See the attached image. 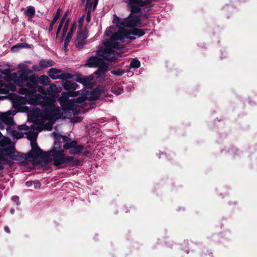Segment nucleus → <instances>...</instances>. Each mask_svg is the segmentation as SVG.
<instances>
[{
	"label": "nucleus",
	"instance_id": "nucleus-31",
	"mask_svg": "<svg viewBox=\"0 0 257 257\" xmlns=\"http://www.w3.org/2000/svg\"><path fill=\"white\" fill-rule=\"evenodd\" d=\"M87 38V32L86 30H83L78 32L77 39L78 40H81L85 41Z\"/></svg>",
	"mask_w": 257,
	"mask_h": 257
},
{
	"label": "nucleus",
	"instance_id": "nucleus-7",
	"mask_svg": "<svg viewBox=\"0 0 257 257\" xmlns=\"http://www.w3.org/2000/svg\"><path fill=\"white\" fill-rule=\"evenodd\" d=\"M63 149L69 150V153L74 155L79 156L89 157L91 154V152L84 148L82 145H77V142L74 140L70 143L65 144L63 145Z\"/></svg>",
	"mask_w": 257,
	"mask_h": 257
},
{
	"label": "nucleus",
	"instance_id": "nucleus-37",
	"mask_svg": "<svg viewBox=\"0 0 257 257\" xmlns=\"http://www.w3.org/2000/svg\"><path fill=\"white\" fill-rule=\"evenodd\" d=\"M69 22H70L69 19H67V20L65 22V23L64 24V27H63V29L62 30V38H64L65 36V35L67 32L68 28L69 27Z\"/></svg>",
	"mask_w": 257,
	"mask_h": 257
},
{
	"label": "nucleus",
	"instance_id": "nucleus-60",
	"mask_svg": "<svg viewBox=\"0 0 257 257\" xmlns=\"http://www.w3.org/2000/svg\"><path fill=\"white\" fill-rule=\"evenodd\" d=\"M56 22L54 21H52L51 23H50V26H53L55 24Z\"/></svg>",
	"mask_w": 257,
	"mask_h": 257
},
{
	"label": "nucleus",
	"instance_id": "nucleus-22",
	"mask_svg": "<svg viewBox=\"0 0 257 257\" xmlns=\"http://www.w3.org/2000/svg\"><path fill=\"white\" fill-rule=\"evenodd\" d=\"M52 135L53 136L55 140L60 141L62 140L63 142H65V144L70 143L72 142L71 139L69 137L65 136H62L56 132H53L52 133Z\"/></svg>",
	"mask_w": 257,
	"mask_h": 257
},
{
	"label": "nucleus",
	"instance_id": "nucleus-32",
	"mask_svg": "<svg viewBox=\"0 0 257 257\" xmlns=\"http://www.w3.org/2000/svg\"><path fill=\"white\" fill-rule=\"evenodd\" d=\"M72 78L73 75L72 74L67 72H64L62 73H60V75H59L58 79L65 80L67 79H71Z\"/></svg>",
	"mask_w": 257,
	"mask_h": 257
},
{
	"label": "nucleus",
	"instance_id": "nucleus-8",
	"mask_svg": "<svg viewBox=\"0 0 257 257\" xmlns=\"http://www.w3.org/2000/svg\"><path fill=\"white\" fill-rule=\"evenodd\" d=\"M50 157L51 155L49 151H43L38 145L33 146V161H38V159L42 161H53V159L50 158Z\"/></svg>",
	"mask_w": 257,
	"mask_h": 257
},
{
	"label": "nucleus",
	"instance_id": "nucleus-11",
	"mask_svg": "<svg viewBox=\"0 0 257 257\" xmlns=\"http://www.w3.org/2000/svg\"><path fill=\"white\" fill-rule=\"evenodd\" d=\"M75 80L77 82L82 83L84 86H88L91 88L93 83L91 81L93 80L94 77L92 75L88 76H83L80 73L76 75Z\"/></svg>",
	"mask_w": 257,
	"mask_h": 257
},
{
	"label": "nucleus",
	"instance_id": "nucleus-35",
	"mask_svg": "<svg viewBox=\"0 0 257 257\" xmlns=\"http://www.w3.org/2000/svg\"><path fill=\"white\" fill-rule=\"evenodd\" d=\"M73 99H74V103L75 104V103H81L85 102V101L86 99H88V97L86 96L85 95H84L79 96L76 98H73Z\"/></svg>",
	"mask_w": 257,
	"mask_h": 257
},
{
	"label": "nucleus",
	"instance_id": "nucleus-25",
	"mask_svg": "<svg viewBox=\"0 0 257 257\" xmlns=\"http://www.w3.org/2000/svg\"><path fill=\"white\" fill-rule=\"evenodd\" d=\"M55 62L51 60L43 59L39 62L40 67L41 68H47L54 66Z\"/></svg>",
	"mask_w": 257,
	"mask_h": 257
},
{
	"label": "nucleus",
	"instance_id": "nucleus-6",
	"mask_svg": "<svg viewBox=\"0 0 257 257\" xmlns=\"http://www.w3.org/2000/svg\"><path fill=\"white\" fill-rule=\"evenodd\" d=\"M49 152L53 157V161H80L79 159L74 160L73 156L65 157L60 140H55L54 147Z\"/></svg>",
	"mask_w": 257,
	"mask_h": 257
},
{
	"label": "nucleus",
	"instance_id": "nucleus-30",
	"mask_svg": "<svg viewBox=\"0 0 257 257\" xmlns=\"http://www.w3.org/2000/svg\"><path fill=\"white\" fill-rule=\"evenodd\" d=\"M111 92L116 95H119L123 93V89L122 86H113L111 88Z\"/></svg>",
	"mask_w": 257,
	"mask_h": 257
},
{
	"label": "nucleus",
	"instance_id": "nucleus-62",
	"mask_svg": "<svg viewBox=\"0 0 257 257\" xmlns=\"http://www.w3.org/2000/svg\"><path fill=\"white\" fill-rule=\"evenodd\" d=\"M144 17L145 18H148V16L147 14H145V15H144Z\"/></svg>",
	"mask_w": 257,
	"mask_h": 257
},
{
	"label": "nucleus",
	"instance_id": "nucleus-51",
	"mask_svg": "<svg viewBox=\"0 0 257 257\" xmlns=\"http://www.w3.org/2000/svg\"><path fill=\"white\" fill-rule=\"evenodd\" d=\"M98 0H94L93 9H95L98 4Z\"/></svg>",
	"mask_w": 257,
	"mask_h": 257
},
{
	"label": "nucleus",
	"instance_id": "nucleus-28",
	"mask_svg": "<svg viewBox=\"0 0 257 257\" xmlns=\"http://www.w3.org/2000/svg\"><path fill=\"white\" fill-rule=\"evenodd\" d=\"M76 28V25L75 24H73L71 26L70 29L65 38L64 41H66V43H69L73 36V32Z\"/></svg>",
	"mask_w": 257,
	"mask_h": 257
},
{
	"label": "nucleus",
	"instance_id": "nucleus-1",
	"mask_svg": "<svg viewBox=\"0 0 257 257\" xmlns=\"http://www.w3.org/2000/svg\"><path fill=\"white\" fill-rule=\"evenodd\" d=\"M18 68L20 69L19 75L13 73L9 76V78L16 84L21 87L18 92L26 96L12 95L10 97L13 106L16 109L8 111L0 115V129L6 128L7 131H10L11 127L14 124L12 116L18 111L26 112L28 120L32 122V110L24 105L26 104L32 105V71L25 63L19 64Z\"/></svg>",
	"mask_w": 257,
	"mask_h": 257
},
{
	"label": "nucleus",
	"instance_id": "nucleus-64",
	"mask_svg": "<svg viewBox=\"0 0 257 257\" xmlns=\"http://www.w3.org/2000/svg\"><path fill=\"white\" fill-rule=\"evenodd\" d=\"M33 15L35 14V10H34V8H33Z\"/></svg>",
	"mask_w": 257,
	"mask_h": 257
},
{
	"label": "nucleus",
	"instance_id": "nucleus-9",
	"mask_svg": "<svg viewBox=\"0 0 257 257\" xmlns=\"http://www.w3.org/2000/svg\"><path fill=\"white\" fill-rule=\"evenodd\" d=\"M141 20H139V17H135V19H132V14H130L127 18L123 19L122 21L119 20L117 22L116 26L118 27H134L137 26L140 24Z\"/></svg>",
	"mask_w": 257,
	"mask_h": 257
},
{
	"label": "nucleus",
	"instance_id": "nucleus-57",
	"mask_svg": "<svg viewBox=\"0 0 257 257\" xmlns=\"http://www.w3.org/2000/svg\"><path fill=\"white\" fill-rule=\"evenodd\" d=\"M5 231H6V232H7L8 233H10V229H9V227H7V226H6V227H5Z\"/></svg>",
	"mask_w": 257,
	"mask_h": 257
},
{
	"label": "nucleus",
	"instance_id": "nucleus-3",
	"mask_svg": "<svg viewBox=\"0 0 257 257\" xmlns=\"http://www.w3.org/2000/svg\"><path fill=\"white\" fill-rule=\"evenodd\" d=\"M0 161H8V157L12 161H29L28 159L31 156L30 154H15V144L7 137H3L0 140Z\"/></svg>",
	"mask_w": 257,
	"mask_h": 257
},
{
	"label": "nucleus",
	"instance_id": "nucleus-17",
	"mask_svg": "<svg viewBox=\"0 0 257 257\" xmlns=\"http://www.w3.org/2000/svg\"><path fill=\"white\" fill-rule=\"evenodd\" d=\"M102 92V89L99 87L93 89L90 93V96L88 97V100L90 101H95L99 99V96Z\"/></svg>",
	"mask_w": 257,
	"mask_h": 257
},
{
	"label": "nucleus",
	"instance_id": "nucleus-55",
	"mask_svg": "<svg viewBox=\"0 0 257 257\" xmlns=\"http://www.w3.org/2000/svg\"><path fill=\"white\" fill-rule=\"evenodd\" d=\"M66 19H64V18H62L61 20V21H60V23L59 24V25H61V26H63V23H64Z\"/></svg>",
	"mask_w": 257,
	"mask_h": 257
},
{
	"label": "nucleus",
	"instance_id": "nucleus-18",
	"mask_svg": "<svg viewBox=\"0 0 257 257\" xmlns=\"http://www.w3.org/2000/svg\"><path fill=\"white\" fill-rule=\"evenodd\" d=\"M78 86V85L77 83L69 80H66L63 84L64 89L68 92H69L71 90H75Z\"/></svg>",
	"mask_w": 257,
	"mask_h": 257
},
{
	"label": "nucleus",
	"instance_id": "nucleus-15",
	"mask_svg": "<svg viewBox=\"0 0 257 257\" xmlns=\"http://www.w3.org/2000/svg\"><path fill=\"white\" fill-rule=\"evenodd\" d=\"M101 56L104 60L109 62H115L116 60L114 54V51L109 48H105Z\"/></svg>",
	"mask_w": 257,
	"mask_h": 257
},
{
	"label": "nucleus",
	"instance_id": "nucleus-54",
	"mask_svg": "<svg viewBox=\"0 0 257 257\" xmlns=\"http://www.w3.org/2000/svg\"><path fill=\"white\" fill-rule=\"evenodd\" d=\"M26 185L28 187H30L32 186V181H27L26 183Z\"/></svg>",
	"mask_w": 257,
	"mask_h": 257
},
{
	"label": "nucleus",
	"instance_id": "nucleus-36",
	"mask_svg": "<svg viewBox=\"0 0 257 257\" xmlns=\"http://www.w3.org/2000/svg\"><path fill=\"white\" fill-rule=\"evenodd\" d=\"M124 73V70L121 69H117L116 70H112L111 71V74L118 76H122Z\"/></svg>",
	"mask_w": 257,
	"mask_h": 257
},
{
	"label": "nucleus",
	"instance_id": "nucleus-16",
	"mask_svg": "<svg viewBox=\"0 0 257 257\" xmlns=\"http://www.w3.org/2000/svg\"><path fill=\"white\" fill-rule=\"evenodd\" d=\"M97 67L98 69L94 72V74L97 75V78L105 77V73L108 70V64L103 61V63H101V65Z\"/></svg>",
	"mask_w": 257,
	"mask_h": 257
},
{
	"label": "nucleus",
	"instance_id": "nucleus-19",
	"mask_svg": "<svg viewBox=\"0 0 257 257\" xmlns=\"http://www.w3.org/2000/svg\"><path fill=\"white\" fill-rule=\"evenodd\" d=\"M43 162H33V167L41 164ZM44 163H52L57 169L63 168L66 166L67 163L70 162H44Z\"/></svg>",
	"mask_w": 257,
	"mask_h": 257
},
{
	"label": "nucleus",
	"instance_id": "nucleus-26",
	"mask_svg": "<svg viewBox=\"0 0 257 257\" xmlns=\"http://www.w3.org/2000/svg\"><path fill=\"white\" fill-rule=\"evenodd\" d=\"M30 47H31L30 45L27 43H18L16 45L13 46L11 48V50L13 52H16L21 49L27 48H30Z\"/></svg>",
	"mask_w": 257,
	"mask_h": 257
},
{
	"label": "nucleus",
	"instance_id": "nucleus-38",
	"mask_svg": "<svg viewBox=\"0 0 257 257\" xmlns=\"http://www.w3.org/2000/svg\"><path fill=\"white\" fill-rule=\"evenodd\" d=\"M38 91L39 92L41 93L42 94L44 95L43 96H47V90H46L45 87L43 86H38L36 88V91Z\"/></svg>",
	"mask_w": 257,
	"mask_h": 257
},
{
	"label": "nucleus",
	"instance_id": "nucleus-29",
	"mask_svg": "<svg viewBox=\"0 0 257 257\" xmlns=\"http://www.w3.org/2000/svg\"><path fill=\"white\" fill-rule=\"evenodd\" d=\"M70 95L69 92H63L61 94V96L58 99L60 104L67 101L69 100V99Z\"/></svg>",
	"mask_w": 257,
	"mask_h": 257
},
{
	"label": "nucleus",
	"instance_id": "nucleus-33",
	"mask_svg": "<svg viewBox=\"0 0 257 257\" xmlns=\"http://www.w3.org/2000/svg\"><path fill=\"white\" fill-rule=\"evenodd\" d=\"M130 66L132 68H138L141 66V63L139 60L134 58L131 61Z\"/></svg>",
	"mask_w": 257,
	"mask_h": 257
},
{
	"label": "nucleus",
	"instance_id": "nucleus-5",
	"mask_svg": "<svg viewBox=\"0 0 257 257\" xmlns=\"http://www.w3.org/2000/svg\"><path fill=\"white\" fill-rule=\"evenodd\" d=\"M18 128L23 132H19L16 130H12L10 131V133L11 135L15 138L17 139H20L24 137V135L26 136V138L30 141V144L32 148V125L30 126H28L26 124H22L18 126ZM20 153V152H18L16 154ZM22 154V153H20ZM22 154H24L22 153ZM26 154H31V156L30 157L28 160L30 161H32V148L30 150L28 153H26Z\"/></svg>",
	"mask_w": 257,
	"mask_h": 257
},
{
	"label": "nucleus",
	"instance_id": "nucleus-4",
	"mask_svg": "<svg viewBox=\"0 0 257 257\" xmlns=\"http://www.w3.org/2000/svg\"><path fill=\"white\" fill-rule=\"evenodd\" d=\"M151 1L150 0H128L127 6L130 8L131 13L132 14V19L135 17H139L141 20V17L143 16V12L141 7L146 6V11L148 12L152 9Z\"/></svg>",
	"mask_w": 257,
	"mask_h": 257
},
{
	"label": "nucleus",
	"instance_id": "nucleus-39",
	"mask_svg": "<svg viewBox=\"0 0 257 257\" xmlns=\"http://www.w3.org/2000/svg\"><path fill=\"white\" fill-rule=\"evenodd\" d=\"M84 41L81 40H78L76 39V46L79 49H82L84 46Z\"/></svg>",
	"mask_w": 257,
	"mask_h": 257
},
{
	"label": "nucleus",
	"instance_id": "nucleus-61",
	"mask_svg": "<svg viewBox=\"0 0 257 257\" xmlns=\"http://www.w3.org/2000/svg\"><path fill=\"white\" fill-rule=\"evenodd\" d=\"M33 71H35L37 69V67L33 65Z\"/></svg>",
	"mask_w": 257,
	"mask_h": 257
},
{
	"label": "nucleus",
	"instance_id": "nucleus-27",
	"mask_svg": "<svg viewBox=\"0 0 257 257\" xmlns=\"http://www.w3.org/2000/svg\"><path fill=\"white\" fill-rule=\"evenodd\" d=\"M123 30L121 31H118L113 33L111 36L109 40L114 41L122 40L124 37H123Z\"/></svg>",
	"mask_w": 257,
	"mask_h": 257
},
{
	"label": "nucleus",
	"instance_id": "nucleus-63",
	"mask_svg": "<svg viewBox=\"0 0 257 257\" xmlns=\"http://www.w3.org/2000/svg\"><path fill=\"white\" fill-rule=\"evenodd\" d=\"M82 21H83V19H82H82H80L79 20V23H81V22H82Z\"/></svg>",
	"mask_w": 257,
	"mask_h": 257
},
{
	"label": "nucleus",
	"instance_id": "nucleus-43",
	"mask_svg": "<svg viewBox=\"0 0 257 257\" xmlns=\"http://www.w3.org/2000/svg\"><path fill=\"white\" fill-rule=\"evenodd\" d=\"M34 130V128L33 127V131ZM38 134L37 132H34L33 131V146H35L38 145L37 143V139L38 137Z\"/></svg>",
	"mask_w": 257,
	"mask_h": 257
},
{
	"label": "nucleus",
	"instance_id": "nucleus-56",
	"mask_svg": "<svg viewBox=\"0 0 257 257\" xmlns=\"http://www.w3.org/2000/svg\"><path fill=\"white\" fill-rule=\"evenodd\" d=\"M53 28V26H50V27L49 28V29H48V32L49 33H50V32H51L52 31Z\"/></svg>",
	"mask_w": 257,
	"mask_h": 257
},
{
	"label": "nucleus",
	"instance_id": "nucleus-20",
	"mask_svg": "<svg viewBox=\"0 0 257 257\" xmlns=\"http://www.w3.org/2000/svg\"><path fill=\"white\" fill-rule=\"evenodd\" d=\"M60 88H58L54 84H51L50 86L47 89V94L51 96H55L60 92Z\"/></svg>",
	"mask_w": 257,
	"mask_h": 257
},
{
	"label": "nucleus",
	"instance_id": "nucleus-40",
	"mask_svg": "<svg viewBox=\"0 0 257 257\" xmlns=\"http://www.w3.org/2000/svg\"><path fill=\"white\" fill-rule=\"evenodd\" d=\"M82 117L79 116H74L71 119V121L73 123H77L81 122L82 120Z\"/></svg>",
	"mask_w": 257,
	"mask_h": 257
},
{
	"label": "nucleus",
	"instance_id": "nucleus-2",
	"mask_svg": "<svg viewBox=\"0 0 257 257\" xmlns=\"http://www.w3.org/2000/svg\"><path fill=\"white\" fill-rule=\"evenodd\" d=\"M40 105L42 109L33 107V124L43 126L45 120L55 121L60 116L59 107L55 105V100L40 94L33 95V106Z\"/></svg>",
	"mask_w": 257,
	"mask_h": 257
},
{
	"label": "nucleus",
	"instance_id": "nucleus-53",
	"mask_svg": "<svg viewBox=\"0 0 257 257\" xmlns=\"http://www.w3.org/2000/svg\"><path fill=\"white\" fill-rule=\"evenodd\" d=\"M68 13H69V11L67 10L65 13V14H64L63 16V18L66 19L68 15Z\"/></svg>",
	"mask_w": 257,
	"mask_h": 257
},
{
	"label": "nucleus",
	"instance_id": "nucleus-23",
	"mask_svg": "<svg viewBox=\"0 0 257 257\" xmlns=\"http://www.w3.org/2000/svg\"><path fill=\"white\" fill-rule=\"evenodd\" d=\"M62 70L56 68H52L49 70L48 74L51 78L57 79L58 78L59 75L61 73Z\"/></svg>",
	"mask_w": 257,
	"mask_h": 257
},
{
	"label": "nucleus",
	"instance_id": "nucleus-21",
	"mask_svg": "<svg viewBox=\"0 0 257 257\" xmlns=\"http://www.w3.org/2000/svg\"><path fill=\"white\" fill-rule=\"evenodd\" d=\"M130 29V34H132L133 35L138 37H141L145 34V30L143 29H139L136 27H131Z\"/></svg>",
	"mask_w": 257,
	"mask_h": 257
},
{
	"label": "nucleus",
	"instance_id": "nucleus-14",
	"mask_svg": "<svg viewBox=\"0 0 257 257\" xmlns=\"http://www.w3.org/2000/svg\"><path fill=\"white\" fill-rule=\"evenodd\" d=\"M103 60L96 56L90 57L86 61L85 66L89 68H96L101 63H103Z\"/></svg>",
	"mask_w": 257,
	"mask_h": 257
},
{
	"label": "nucleus",
	"instance_id": "nucleus-52",
	"mask_svg": "<svg viewBox=\"0 0 257 257\" xmlns=\"http://www.w3.org/2000/svg\"><path fill=\"white\" fill-rule=\"evenodd\" d=\"M62 27V26L59 25V26L58 27V29H57V33H56L57 36L58 35V34L59 33L60 31H61V29Z\"/></svg>",
	"mask_w": 257,
	"mask_h": 257
},
{
	"label": "nucleus",
	"instance_id": "nucleus-13",
	"mask_svg": "<svg viewBox=\"0 0 257 257\" xmlns=\"http://www.w3.org/2000/svg\"><path fill=\"white\" fill-rule=\"evenodd\" d=\"M17 91L15 85L11 82L5 83L3 80H0V93L7 94L10 91Z\"/></svg>",
	"mask_w": 257,
	"mask_h": 257
},
{
	"label": "nucleus",
	"instance_id": "nucleus-42",
	"mask_svg": "<svg viewBox=\"0 0 257 257\" xmlns=\"http://www.w3.org/2000/svg\"><path fill=\"white\" fill-rule=\"evenodd\" d=\"M61 11V9H60V8H59V9L57 10V12H56V14H55V15L54 17L53 18V20H52L53 21H55V22H56V21H57V20H58V19L59 18V17H60Z\"/></svg>",
	"mask_w": 257,
	"mask_h": 257
},
{
	"label": "nucleus",
	"instance_id": "nucleus-10",
	"mask_svg": "<svg viewBox=\"0 0 257 257\" xmlns=\"http://www.w3.org/2000/svg\"><path fill=\"white\" fill-rule=\"evenodd\" d=\"M50 78L46 75H42L39 77L37 74H33V95L36 93V88L40 83L43 85H48L50 83Z\"/></svg>",
	"mask_w": 257,
	"mask_h": 257
},
{
	"label": "nucleus",
	"instance_id": "nucleus-45",
	"mask_svg": "<svg viewBox=\"0 0 257 257\" xmlns=\"http://www.w3.org/2000/svg\"><path fill=\"white\" fill-rule=\"evenodd\" d=\"M27 14L29 19H31L32 17V8L31 7H29V9L27 10Z\"/></svg>",
	"mask_w": 257,
	"mask_h": 257
},
{
	"label": "nucleus",
	"instance_id": "nucleus-50",
	"mask_svg": "<svg viewBox=\"0 0 257 257\" xmlns=\"http://www.w3.org/2000/svg\"><path fill=\"white\" fill-rule=\"evenodd\" d=\"M120 20V19L117 17L115 15H113V23H116L117 24V22H119Z\"/></svg>",
	"mask_w": 257,
	"mask_h": 257
},
{
	"label": "nucleus",
	"instance_id": "nucleus-41",
	"mask_svg": "<svg viewBox=\"0 0 257 257\" xmlns=\"http://www.w3.org/2000/svg\"><path fill=\"white\" fill-rule=\"evenodd\" d=\"M94 2L92 3V2H90V0H87L86 4V9L87 11L88 10H91L92 9V5H93Z\"/></svg>",
	"mask_w": 257,
	"mask_h": 257
},
{
	"label": "nucleus",
	"instance_id": "nucleus-34",
	"mask_svg": "<svg viewBox=\"0 0 257 257\" xmlns=\"http://www.w3.org/2000/svg\"><path fill=\"white\" fill-rule=\"evenodd\" d=\"M123 37L124 38L128 39L131 41L135 40L136 38L132 34H130V29L128 30H123Z\"/></svg>",
	"mask_w": 257,
	"mask_h": 257
},
{
	"label": "nucleus",
	"instance_id": "nucleus-46",
	"mask_svg": "<svg viewBox=\"0 0 257 257\" xmlns=\"http://www.w3.org/2000/svg\"><path fill=\"white\" fill-rule=\"evenodd\" d=\"M33 183H34V187L36 189H39L40 188L41 183L39 181H38V180L35 181Z\"/></svg>",
	"mask_w": 257,
	"mask_h": 257
},
{
	"label": "nucleus",
	"instance_id": "nucleus-44",
	"mask_svg": "<svg viewBox=\"0 0 257 257\" xmlns=\"http://www.w3.org/2000/svg\"><path fill=\"white\" fill-rule=\"evenodd\" d=\"M69 93L70 97H75L79 94V92L78 91H74V90H71Z\"/></svg>",
	"mask_w": 257,
	"mask_h": 257
},
{
	"label": "nucleus",
	"instance_id": "nucleus-12",
	"mask_svg": "<svg viewBox=\"0 0 257 257\" xmlns=\"http://www.w3.org/2000/svg\"><path fill=\"white\" fill-rule=\"evenodd\" d=\"M60 105L64 111H73L74 115L78 114L80 112L79 109H77V106L74 103V99H71L65 101L60 104Z\"/></svg>",
	"mask_w": 257,
	"mask_h": 257
},
{
	"label": "nucleus",
	"instance_id": "nucleus-49",
	"mask_svg": "<svg viewBox=\"0 0 257 257\" xmlns=\"http://www.w3.org/2000/svg\"><path fill=\"white\" fill-rule=\"evenodd\" d=\"M69 43H66V41H64V45L63 47V50L65 52H66L68 51V46Z\"/></svg>",
	"mask_w": 257,
	"mask_h": 257
},
{
	"label": "nucleus",
	"instance_id": "nucleus-48",
	"mask_svg": "<svg viewBox=\"0 0 257 257\" xmlns=\"http://www.w3.org/2000/svg\"><path fill=\"white\" fill-rule=\"evenodd\" d=\"M12 200L16 203L17 205L19 204V197L16 196H14L12 197Z\"/></svg>",
	"mask_w": 257,
	"mask_h": 257
},
{
	"label": "nucleus",
	"instance_id": "nucleus-24",
	"mask_svg": "<svg viewBox=\"0 0 257 257\" xmlns=\"http://www.w3.org/2000/svg\"><path fill=\"white\" fill-rule=\"evenodd\" d=\"M104 45L106 48H109L112 49H119V44L117 41H114L112 40H109L105 42Z\"/></svg>",
	"mask_w": 257,
	"mask_h": 257
},
{
	"label": "nucleus",
	"instance_id": "nucleus-59",
	"mask_svg": "<svg viewBox=\"0 0 257 257\" xmlns=\"http://www.w3.org/2000/svg\"><path fill=\"white\" fill-rule=\"evenodd\" d=\"M110 32L109 31H106L105 32V34L106 35V36H109L110 35Z\"/></svg>",
	"mask_w": 257,
	"mask_h": 257
},
{
	"label": "nucleus",
	"instance_id": "nucleus-58",
	"mask_svg": "<svg viewBox=\"0 0 257 257\" xmlns=\"http://www.w3.org/2000/svg\"><path fill=\"white\" fill-rule=\"evenodd\" d=\"M27 163V162H24V161H22V162H20V165H26Z\"/></svg>",
	"mask_w": 257,
	"mask_h": 257
},
{
	"label": "nucleus",
	"instance_id": "nucleus-47",
	"mask_svg": "<svg viewBox=\"0 0 257 257\" xmlns=\"http://www.w3.org/2000/svg\"><path fill=\"white\" fill-rule=\"evenodd\" d=\"M90 14H91V10H88L87 16H86V21L88 22H89L91 20Z\"/></svg>",
	"mask_w": 257,
	"mask_h": 257
}]
</instances>
